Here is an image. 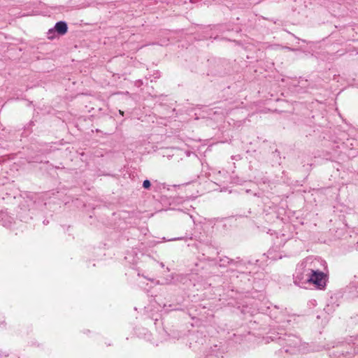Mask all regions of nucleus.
<instances>
[{"label":"nucleus","instance_id":"nucleus-17","mask_svg":"<svg viewBox=\"0 0 358 358\" xmlns=\"http://www.w3.org/2000/svg\"><path fill=\"white\" fill-rule=\"evenodd\" d=\"M119 113H120V115H124V112H123V111H122V110H119Z\"/></svg>","mask_w":358,"mask_h":358},{"label":"nucleus","instance_id":"nucleus-1","mask_svg":"<svg viewBox=\"0 0 358 358\" xmlns=\"http://www.w3.org/2000/svg\"><path fill=\"white\" fill-rule=\"evenodd\" d=\"M272 341L282 346L281 352L284 350L286 353L296 354L300 350L301 339L294 334H281L278 337H273Z\"/></svg>","mask_w":358,"mask_h":358},{"label":"nucleus","instance_id":"nucleus-15","mask_svg":"<svg viewBox=\"0 0 358 358\" xmlns=\"http://www.w3.org/2000/svg\"><path fill=\"white\" fill-rule=\"evenodd\" d=\"M171 241H176V240H182V238H172L171 239Z\"/></svg>","mask_w":358,"mask_h":358},{"label":"nucleus","instance_id":"nucleus-3","mask_svg":"<svg viewBox=\"0 0 358 358\" xmlns=\"http://www.w3.org/2000/svg\"><path fill=\"white\" fill-rule=\"evenodd\" d=\"M68 24L66 21L60 20L57 22L52 28L48 29L47 37L50 40H53L57 37L65 35L68 32Z\"/></svg>","mask_w":358,"mask_h":358},{"label":"nucleus","instance_id":"nucleus-20","mask_svg":"<svg viewBox=\"0 0 358 358\" xmlns=\"http://www.w3.org/2000/svg\"><path fill=\"white\" fill-rule=\"evenodd\" d=\"M190 2L194 3L195 1L194 0H190Z\"/></svg>","mask_w":358,"mask_h":358},{"label":"nucleus","instance_id":"nucleus-11","mask_svg":"<svg viewBox=\"0 0 358 358\" xmlns=\"http://www.w3.org/2000/svg\"><path fill=\"white\" fill-rule=\"evenodd\" d=\"M168 41L169 40H164L161 43H154L153 44H158L159 45H166L168 44Z\"/></svg>","mask_w":358,"mask_h":358},{"label":"nucleus","instance_id":"nucleus-18","mask_svg":"<svg viewBox=\"0 0 358 358\" xmlns=\"http://www.w3.org/2000/svg\"><path fill=\"white\" fill-rule=\"evenodd\" d=\"M355 353H358V349L355 348Z\"/></svg>","mask_w":358,"mask_h":358},{"label":"nucleus","instance_id":"nucleus-9","mask_svg":"<svg viewBox=\"0 0 358 358\" xmlns=\"http://www.w3.org/2000/svg\"><path fill=\"white\" fill-rule=\"evenodd\" d=\"M151 186V182L149 180H145L143 182V188L148 189Z\"/></svg>","mask_w":358,"mask_h":358},{"label":"nucleus","instance_id":"nucleus-19","mask_svg":"<svg viewBox=\"0 0 358 358\" xmlns=\"http://www.w3.org/2000/svg\"><path fill=\"white\" fill-rule=\"evenodd\" d=\"M352 284H356V283H357V282L353 281V282H352ZM354 286H355V287H356L357 285H355Z\"/></svg>","mask_w":358,"mask_h":358},{"label":"nucleus","instance_id":"nucleus-6","mask_svg":"<svg viewBox=\"0 0 358 358\" xmlns=\"http://www.w3.org/2000/svg\"><path fill=\"white\" fill-rule=\"evenodd\" d=\"M234 262V261L233 259H229L227 257H224L220 259L218 264L220 267H225L228 264H232Z\"/></svg>","mask_w":358,"mask_h":358},{"label":"nucleus","instance_id":"nucleus-4","mask_svg":"<svg viewBox=\"0 0 358 358\" xmlns=\"http://www.w3.org/2000/svg\"><path fill=\"white\" fill-rule=\"evenodd\" d=\"M224 350L220 346L215 345L208 351L204 358H222Z\"/></svg>","mask_w":358,"mask_h":358},{"label":"nucleus","instance_id":"nucleus-13","mask_svg":"<svg viewBox=\"0 0 358 358\" xmlns=\"http://www.w3.org/2000/svg\"><path fill=\"white\" fill-rule=\"evenodd\" d=\"M351 141L352 142L350 143V148L352 149L355 146V144H356L357 142L354 139L351 140Z\"/></svg>","mask_w":358,"mask_h":358},{"label":"nucleus","instance_id":"nucleus-2","mask_svg":"<svg viewBox=\"0 0 358 358\" xmlns=\"http://www.w3.org/2000/svg\"><path fill=\"white\" fill-rule=\"evenodd\" d=\"M308 271V278L306 281L314 285L319 289H324L328 280L327 274L317 268H309Z\"/></svg>","mask_w":358,"mask_h":358},{"label":"nucleus","instance_id":"nucleus-7","mask_svg":"<svg viewBox=\"0 0 358 358\" xmlns=\"http://www.w3.org/2000/svg\"><path fill=\"white\" fill-rule=\"evenodd\" d=\"M160 75H159V73L157 71H155L154 70V73L153 75H149V77H148V76L146 75L145 76V78L147 79H150L151 82H152L154 80L159 78Z\"/></svg>","mask_w":358,"mask_h":358},{"label":"nucleus","instance_id":"nucleus-8","mask_svg":"<svg viewBox=\"0 0 358 358\" xmlns=\"http://www.w3.org/2000/svg\"><path fill=\"white\" fill-rule=\"evenodd\" d=\"M315 263L320 264L322 266H324V270L327 271V262L324 260H322V259H315Z\"/></svg>","mask_w":358,"mask_h":358},{"label":"nucleus","instance_id":"nucleus-10","mask_svg":"<svg viewBox=\"0 0 358 358\" xmlns=\"http://www.w3.org/2000/svg\"><path fill=\"white\" fill-rule=\"evenodd\" d=\"M216 64L217 66H219V65L224 66V65H227V61L225 59H218Z\"/></svg>","mask_w":358,"mask_h":358},{"label":"nucleus","instance_id":"nucleus-14","mask_svg":"<svg viewBox=\"0 0 358 358\" xmlns=\"http://www.w3.org/2000/svg\"><path fill=\"white\" fill-rule=\"evenodd\" d=\"M284 48L289 50V51H296L297 50V49H295V48H289V47H287V46H285Z\"/></svg>","mask_w":358,"mask_h":358},{"label":"nucleus","instance_id":"nucleus-16","mask_svg":"<svg viewBox=\"0 0 358 358\" xmlns=\"http://www.w3.org/2000/svg\"><path fill=\"white\" fill-rule=\"evenodd\" d=\"M298 279H299V276H298V275H296V276L295 277V281H294V282H295V283H297V280H298Z\"/></svg>","mask_w":358,"mask_h":358},{"label":"nucleus","instance_id":"nucleus-5","mask_svg":"<svg viewBox=\"0 0 358 358\" xmlns=\"http://www.w3.org/2000/svg\"><path fill=\"white\" fill-rule=\"evenodd\" d=\"M329 356L331 358H350V354L348 352L344 353L338 350H334L330 353Z\"/></svg>","mask_w":358,"mask_h":358},{"label":"nucleus","instance_id":"nucleus-21","mask_svg":"<svg viewBox=\"0 0 358 358\" xmlns=\"http://www.w3.org/2000/svg\"><path fill=\"white\" fill-rule=\"evenodd\" d=\"M357 284H358V281H357Z\"/></svg>","mask_w":358,"mask_h":358},{"label":"nucleus","instance_id":"nucleus-12","mask_svg":"<svg viewBox=\"0 0 358 358\" xmlns=\"http://www.w3.org/2000/svg\"><path fill=\"white\" fill-rule=\"evenodd\" d=\"M273 155L274 157H277L279 158V159H280V152L278 151V150H275L274 152H273Z\"/></svg>","mask_w":358,"mask_h":358}]
</instances>
